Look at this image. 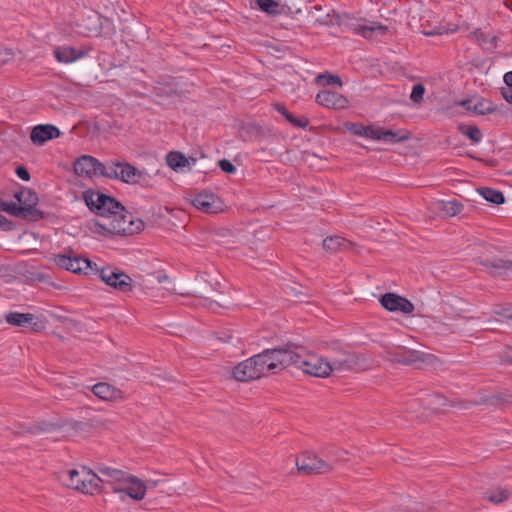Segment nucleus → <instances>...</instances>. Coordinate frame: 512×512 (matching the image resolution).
<instances>
[{"instance_id":"f257e3e1","label":"nucleus","mask_w":512,"mask_h":512,"mask_svg":"<svg viewBox=\"0 0 512 512\" xmlns=\"http://www.w3.org/2000/svg\"><path fill=\"white\" fill-rule=\"evenodd\" d=\"M328 362L332 368V372L359 371L366 368V362L363 355L357 354L338 343H335L330 347Z\"/></svg>"},{"instance_id":"f03ea898","label":"nucleus","mask_w":512,"mask_h":512,"mask_svg":"<svg viewBox=\"0 0 512 512\" xmlns=\"http://www.w3.org/2000/svg\"><path fill=\"white\" fill-rule=\"evenodd\" d=\"M266 351L254 355L233 368V378L237 381L248 382L258 379L269 371V360Z\"/></svg>"},{"instance_id":"7ed1b4c3","label":"nucleus","mask_w":512,"mask_h":512,"mask_svg":"<svg viewBox=\"0 0 512 512\" xmlns=\"http://www.w3.org/2000/svg\"><path fill=\"white\" fill-rule=\"evenodd\" d=\"M83 198L88 208L102 218L112 219L120 210L124 211V206L118 200L100 191L87 190Z\"/></svg>"},{"instance_id":"20e7f679","label":"nucleus","mask_w":512,"mask_h":512,"mask_svg":"<svg viewBox=\"0 0 512 512\" xmlns=\"http://www.w3.org/2000/svg\"><path fill=\"white\" fill-rule=\"evenodd\" d=\"M296 349H298V347L293 344H288L285 347L265 349L268 354L270 373H277L291 365L299 368L303 354L297 352Z\"/></svg>"},{"instance_id":"39448f33","label":"nucleus","mask_w":512,"mask_h":512,"mask_svg":"<svg viewBox=\"0 0 512 512\" xmlns=\"http://www.w3.org/2000/svg\"><path fill=\"white\" fill-rule=\"evenodd\" d=\"M296 466L299 474L304 476L327 474L331 472V464L324 462L313 451H304L296 458Z\"/></svg>"},{"instance_id":"423d86ee","label":"nucleus","mask_w":512,"mask_h":512,"mask_svg":"<svg viewBox=\"0 0 512 512\" xmlns=\"http://www.w3.org/2000/svg\"><path fill=\"white\" fill-rule=\"evenodd\" d=\"M98 277L107 285L113 287L121 292H128L132 290V278L125 272L111 267H103L95 269Z\"/></svg>"},{"instance_id":"0eeeda50","label":"nucleus","mask_w":512,"mask_h":512,"mask_svg":"<svg viewBox=\"0 0 512 512\" xmlns=\"http://www.w3.org/2000/svg\"><path fill=\"white\" fill-rule=\"evenodd\" d=\"M113 225H118L120 228L119 232H115V235L119 236H132L140 233L144 229V222L140 218H136L132 213L126 210H120L116 216H112Z\"/></svg>"},{"instance_id":"6e6552de","label":"nucleus","mask_w":512,"mask_h":512,"mask_svg":"<svg viewBox=\"0 0 512 512\" xmlns=\"http://www.w3.org/2000/svg\"><path fill=\"white\" fill-rule=\"evenodd\" d=\"M299 369L314 377H327L331 374L332 368L328 360L315 354L302 355Z\"/></svg>"},{"instance_id":"1a4fd4ad","label":"nucleus","mask_w":512,"mask_h":512,"mask_svg":"<svg viewBox=\"0 0 512 512\" xmlns=\"http://www.w3.org/2000/svg\"><path fill=\"white\" fill-rule=\"evenodd\" d=\"M386 354L390 362L407 366L424 363L428 356L424 352L408 349L403 346L391 348L387 350Z\"/></svg>"},{"instance_id":"9d476101","label":"nucleus","mask_w":512,"mask_h":512,"mask_svg":"<svg viewBox=\"0 0 512 512\" xmlns=\"http://www.w3.org/2000/svg\"><path fill=\"white\" fill-rule=\"evenodd\" d=\"M191 204L198 210L207 213L214 214L223 210V202L214 193L208 191H202L196 194L191 200Z\"/></svg>"},{"instance_id":"9b49d317","label":"nucleus","mask_w":512,"mask_h":512,"mask_svg":"<svg viewBox=\"0 0 512 512\" xmlns=\"http://www.w3.org/2000/svg\"><path fill=\"white\" fill-rule=\"evenodd\" d=\"M380 303L386 310L391 312L411 314L414 311V305L410 300L391 292L383 294L380 297Z\"/></svg>"},{"instance_id":"f8f14e48","label":"nucleus","mask_w":512,"mask_h":512,"mask_svg":"<svg viewBox=\"0 0 512 512\" xmlns=\"http://www.w3.org/2000/svg\"><path fill=\"white\" fill-rule=\"evenodd\" d=\"M25 192L17 194V199L21 203L20 216L25 220L38 221L43 218V212L36 208L38 197L35 193L28 192V198L23 199Z\"/></svg>"},{"instance_id":"ddd939ff","label":"nucleus","mask_w":512,"mask_h":512,"mask_svg":"<svg viewBox=\"0 0 512 512\" xmlns=\"http://www.w3.org/2000/svg\"><path fill=\"white\" fill-rule=\"evenodd\" d=\"M61 131L52 124H39L32 128L30 140L36 146H42L47 141L59 138Z\"/></svg>"},{"instance_id":"4468645a","label":"nucleus","mask_w":512,"mask_h":512,"mask_svg":"<svg viewBox=\"0 0 512 512\" xmlns=\"http://www.w3.org/2000/svg\"><path fill=\"white\" fill-rule=\"evenodd\" d=\"M316 102L329 109H345L348 107V99L336 91L322 90L316 95Z\"/></svg>"},{"instance_id":"2eb2a0df","label":"nucleus","mask_w":512,"mask_h":512,"mask_svg":"<svg viewBox=\"0 0 512 512\" xmlns=\"http://www.w3.org/2000/svg\"><path fill=\"white\" fill-rule=\"evenodd\" d=\"M98 471L107 478L105 479V484L109 486L112 492H115V489L118 488V486L128 484L129 478L133 476L123 470L105 465L99 466Z\"/></svg>"},{"instance_id":"dca6fc26","label":"nucleus","mask_w":512,"mask_h":512,"mask_svg":"<svg viewBox=\"0 0 512 512\" xmlns=\"http://www.w3.org/2000/svg\"><path fill=\"white\" fill-rule=\"evenodd\" d=\"M100 161L90 155L79 157L73 165L74 172L78 176L92 178L98 175Z\"/></svg>"},{"instance_id":"f3484780","label":"nucleus","mask_w":512,"mask_h":512,"mask_svg":"<svg viewBox=\"0 0 512 512\" xmlns=\"http://www.w3.org/2000/svg\"><path fill=\"white\" fill-rule=\"evenodd\" d=\"M146 492L147 487L144 485V481L134 475L129 478L128 484L118 486V488L115 489V493H124L136 501L144 499Z\"/></svg>"},{"instance_id":"a211bd4d","label":"nucleus","mask_w":512,"mask_h":512,"mask_svg":"<svg viewBox=\"0 0 512 512\" xmlns=\"http://www.w3.org/2000/svg\"><path fill=\"white\" fill-rule=\"evenodd\" d=\"M35 316L31 313H18L11 312L6 315V321L12 326L26 327L31 325V328L35 332H39L44 328L42 321L34 322Z\"/></svg>"},{"instance_id":"6ab92c4d","label":"nucleus","mask_w":512,"mask_h":512,"mask_svg":"<svg viewBox=\"0 0 512 512\" xmlns=\"http://www.w3.org/2000/svg\"><path fill=\"white\" fill-rule=\"evenodd\" d=\"M96 397L104 401H120L125 399L124 392L107 382H99L92 387Z\"/></svg>"},{"instance_id":"aec40b11","label":"nucleus","mask_w":512,"mask_h":512,"mask_svg":"<svg viewBox=\"0 0 512 512\" xmlns=\"http://www.w3.org/2000/svg\"><path fill=\"white\" fill-rule=\"evenodd\" d=\"M88 55V51L75 47L60 46L54 50V56L59 62L70 63Z\"/></svg>"},{"instance_id":"412c9836","label":"nucleus","mask_w":512,"mask_h":512,"mask_svg":"<svg viewBox=\"0 0 512 512\" xmlns=\"http://www.w3.org/2000/svg\"><path fill=\"white\" fill-rule=\"evenodd\" d=\"M145 175V172L137 169L135 166L131 165L128 162H121L119 168V177L118 180L127 183V184H136L139 183L140 180Z\"/></svg>"},{"instance_id":"4be33fe9","label":"nucleus","mask_w":512,"mask_h":512,"mask_svg":"<svg viewBox=\"0 0 512 512\" xmlns=\"http://www.w3.org/2000/svg\"><path fill=\"white\" fill-rule=\"evenodd\" d=\"M321 454L324 457V462L331 464V472L334 470L337 464L349 460L348 451L337 447L325 448L321 451Z\"/></svg>"},{"instance_id":"5701e85b","label":"nucleus","mask_w":512,"mask_h":512,"mask_svg":"<svg viewBox=\"0 0 512 512\" xmlns=\"http://www.w3.org/2000/svg\"><path fill=\"white\" fill-rule=\"evenodd\" d=\"M54 261L56 265L60 268H64L67 271L81 274V268L79 266V259L77 255H72V251H69V254H58L55 255Z\"/></svg>"},{"instance_id":"b1692460","label":"nucleus","mask_w":512,"mask_h":512,"mask_svg":"<svg viewBox=\"0 0 512 512\" xmlns=\"http://www.w3.org/2000/svg\"><path fill=\"white\" fill-rule=\"evenodd\" d=\"M480 264L486 268L494 269L499 276H508L512 274V260L502 258L485 259Z\"/></svg>"},{"instance_id":"393cba45","label":"nucleus","mask_w":512,"mask_h":512,"mask_svg":"<svg viewBox=\"0 0 512 512\" xmlns=\"http://www.w3.org/2000/svg\"><path fill=\"white\" fill-rule=\"evenodd\" d=\"M89 228L92 232L103 236L115 235V232L120 231V227L113 225L112 219L110 218H102V221H92Z\"/></svg>"},{"instance_id":"a878e982","label":"nucleus","mask_w":512,"mask_h":512,"mask_svg":"<svg viewBox=\"0 0 512 512\" xmlns=\"http://www.w3.org/2000/svg\"><path fill=\"white\" fill-rule=\"evenodd\" d=\"M352 243L340 236H330L323 240V248L328 252L347 250Z\"/></svg>"},{"instance_id":"bb28decb","label":"nucleus","mask_w":512,"mask_h":512,"mask_svg":"<svg viewBox=\"0 0 512 512\" xmlns=\"http://www.w3.org/2000/svg\"><path fill=\"white\" fill-rule=\"evenodd\" d=\"M478 192L488 202L496 205L505 203V196L500 190L489 187H481L478 189Z\"/></svg>"},{"instance_id":"cd10ccee","label":"nucleus","mask_w":512,"mask_h":512,"mask_svg":"<svg viewBox=\"0 0 512 512\" xmlns=\"http://www.w3.org/2000/svg\"><path fill=\"white\" fill-rule=\"evenodd\" d=\"M483 402L487 405L499 406L512 403V393L509 391L496 392L487 396Z\"/></svg>"},{"instance_id":"c85d7f7f","label":"nucleus","mask_w":512,"mask_h":512,"mask_svg":"<svg viewBox=\"0 0 512 512\" xmlns=\"http://www.w3.org/2000/svg\"><path fill=\"white\" fill-rule=\"evenodd\" d=\"M70 486L83 493L90 492V484L86 483V478H81L80 473L76 469L69 471Z\"/></svg>"},{"instance_id":"c756f323","label":"nucleus","mask_w":512,"mask_h":512,"mask_svg":"<svg viewBox=\"0 0 512 512\" xmlns=\"http://www.w3.org/2000/svg\"><path fill=\"white\" fill-rule=\"evenodd\" d=\"M464 206L457 200L442 201L439 204V210L447 217H453L463 210Z\"/></svg>"},{"instance_id":"7c9ffc66","label":"nucleus","mask_w":512,"mask_h":512,"mask_svg":"<svg viewBox=\"0 0 512 512\" xmlns=\"http://www.w3.org/2000/svg\"><path fill=\"white\" fill-rule=\"evenodd\" d=\"M458 131L474 143H479L482 140V132L476 125L459 124Z\"/></svg>"},{"instance_id":"2f4dec72","label":"nucleus","mask_w":512,"mask_h":512,"mask_svg":"<svg viewBox=\"0 0 512 512\" xmlns=\"http://www.w3.org/2000/svg\"><path fill=\"white\" fill-rule=\"evenodd\" d=\"M510 490L497 488L486 493V499L493 504H501L509 499Z\"/></svg>"},{"instance_id":"473e14b6","label":"nucleus","mask_w":512,"mask_h":512,"mask_svg":"<svg viewBox=\"0 0 512 512\" xmlns=\"http://www.w3.org/2000/svg\"><path fill=\"white\" fill-rule=\"evenodd\" d=\"M166 161L168 166L173 170H177L181 167H184L188 163V160L184 156V154L178 151L169 152L167 154Z\"/></svg>"},{"instance_id":"72a5a7b5","label":"nucleus","mask_w":512,"mask_h":512,"mask_svg":"<svg viewBox=\"0 0 512 512\" xmlns=\"http://www.w3.org/2000/svg\"><path fill=\"white\" fill-rule=\"evenodd\" d=\"M120 163L121 162H112L111 165H105L100 162L98 175L104 176L109 179L118 180Z\"/></svg>"},{"instance_id":"f704fd0d","label":"nucleus","mask_w":512,"mask_h":512,"mask_svg":"<svg viewBox=\"0 0 512 512\" xmlns=\"http://www.w3.org/2000/svg\"><path fill=\"white\" fill-rule=\"evenodd\" d=\"M428 405L434 410H439L443 406H456L455 402H449L445 396L440 393H433L428 396Z\"/></svg>"},{"instance_id":"c9c22d12","label":"nucleus","mask_w":512,"mask_h":512,"mask_svg":"<svg viewBox=\"0 0 512 512\" xmlns=\"http://www.w3.org/2000/svg\"><path fill=\"white\" fill-rule=\"evenodd\" d=\"M383 137L381 140L389 143H399L409 139V133H402V131L385 130L382 133Z\"/></svg>"},{"instance_id":"e433bc0d","label":"nucleus","mask_w":512,"mask_h":512,"mask_svg":"<svg viewBox=\"0 0 512 512\" xmlns=\"http://www.w3.org/2000/svg\"><path fill=\"white\" fill-rule=\"evenodd\" d=\"M258 8L269 14V15H278L280 14L279 3L275 0H255Z\"/></svg>"},{"instance_id":"4c0bfd02","label":"nucleus","mask_w":512,"mask_h":512,"mask_svg":"<svg viewBox=\"0 0 512 512\" xmlns=\"http://www.w3.org/2000/svg\"><path fill=\"white\" fill-rule=\"evenodd\" d=\"M492 313L505 320H512V303H497L493 305Z\"/></svg>"},{"instance_id":"58836bf2","label":"nucleus","mask_w":512,"mask_h":512,"mask_svg":"<svg viewBox=\"0 0 512 512\" xmlns=\"http://www.w3.org/2000/svg\"><path fill=\"white\" fill-rule=\"evenodd\" d=\"M495 111V108L492 107L491 103L485 101L484 99L479 100L476 104L473 105L472 112L479 115L491 114Z\"/></svg>"},{"instance_id":"ea45409f","label":"nucleus","mask_w":512,"mask_h":512,"mask_svg":"<svg viewBox=\"0 0 512 512\" xmlns=\"http://www.w3.org/2000/svg\"><path fill=\"white\" fill-rule=\"evenodd\" d=\"M86 483H91L90 486V492L88 494H93L95 490H100V484H105V479L100 478L98 475H96L93 471L89 470L86 473Z\"/></svg>"},{"instance_id":"a19ab883","label":"nucleus","mask_w":512,"mask_h":512,"mask_svg":"<svg viewBox=\"0 0 512 512\" xmlns=\"http://www.w3.org/2000/svg\"><path fill=\"white\" fill-rule=\"evenodd\" d=\"M317 81L319 83H323L324 85H342L341 78L337 75H332L328 72L321 74L317 77Z\"/></svg>"},{"instance_id":"79ce46f5","label":"nucleus","mask_w":512,"mask_h":512,"mask_svg":"<svg viewBox=\"0 0 512 512\" xmlns=\"http://www.w3.org/2000/svg\"><path fill=\"white\" fill-rule=\"evenodd\" d=\"M425 92H426L425 86L422 83H417L412 87L410 99L414 103H421L423 101Z\"/></svg>"},{"instance_id":"37998d69","label":"nucleus","mask_w":512,"mask_h":512,"mask_svg":"<svg viewBox=\"0 0 512 512\" xmlns=\"http://www.w3.org/2000/svg\"><path fill=\"white\" fill-rule=\"evenodd\" d=\"M375 30L385 31L386 27L381 24H377L375 26H359L357 29L358 33L361 34L364 38H370Z\"/></svg>"},{"instance_id":"c03bdc74","label":"nucleus","mask_w":512,"mask_h":512,"mask_svg":"<svg viewBox=\"0 0 512 512\" xmlns=\"http://www.w3.org/2000/svg\"><path fill=\"white\" fill-rule=\"evenodd\" d=\"M1 208L3 211L13 216H20L21 204L18 205L15 202H1Z\"/></svg>"},{"instance_id":"a18cd8bd","label":"nucleus","mask_w":512,"mask_h":512,"mask_svg":"<svg viewBox=\"0 0 512 512\" xmlns=\"http://www.w3.org/2000/svg\"><path fill=\"white\" fill-rule=\"evenodd\" d=\"M78 259L80 260L79 261V266L81 268V273L87 275V274H89V271H93L95 269H98L96 267V264L93 263L88 258L78 256Z\"/></svg>"},{"instance_id":"49530a36","label":"nucleus","mask_w":512,"mask_h":512,"mask_svg":"<svg viewBox=\"0 0 512 512\" xmlns=\"http://www.w3.org/2000/svg\"><path fill=\"white\" fill-rule=\"evenodd\" d=\"M288 122L290 124H292L294 127L303 128V129L308 127V125L310 123V121L307 117H305V116L296 117L294 114L291 115Z\"/></svg>"},{"instance_id":"de8ad7c7","label":"nucleus","mask_w":512,"mask_h":512,"mask_svg":"<svg viewBox=\"0 0 512 512\" xmlns=\"http://www.w3.org/2000/svg\"><path fill=\"white\" fill-rule=\"evenodd\" d=\"M500 361L502 364L512 365V342L506 345V348L500 357Z\"/></svg>"},{"instance_id":"09e8293b","label":"nucleus","mask_w":512,"mask_h":512,"mask_svg":"<svg viewBox=\"0 0 512 512\" xmlns=\"http://www.w3.org/2000/svg\"><path fill=\"white\" fill-rule=\"evenodd\" d=\"M383 132H384L383 128H374L372 126H369L368 132H367L368 135H366V137L373 139V140H381L383 137V135H382Z\"/></svg>"},{"instance_id":"8fccbe9b","label":"nucleus","mask_w":512,"mask_h":512,"mask_svg":"<svg viewBox=\"0 0 512 512\" xmlns=\"http://www.w3.org/2000/svg\"><path fill=\"white\" fill-rule=\"evenodd\" d=\"M220 169L228 174H232L236 171V167L227 159H222L218 162Z\"/></svg>"},{"instance_id":"3c124183","label":"nucleus","mask_w":512,"mask_h":512,"mask_svg":"<svg viewBox=\"0 0 512 512\" xmlns=\"http://www.w3.org/2000/svg\"><path fill=\"white\" fill-rule=\"evenodd\" d=\"M274 109L279 112L287 121L291 117L292 113L283 105L280 103H274L273 104Z\"/></svg>"},{"instance_id":"603ef678","label":"nucleus","mask_w":512,"mask_h":512,"mask_svg":"<svg viewBox=\"0 0 512 512\" xmlns=\"http://www.w3.org/2000/svg\"><path fill=\"white\" fill-rule=\"evenodd\" d=\"M14 228V224L12 221L8 220L6 217L0 214V230L9 231Z\"/></svg>"},{"instance_id":"864d4df0","label":"nucleus","mask_w":512,"mask_h":512,"mask_svg":"<svg viewBox=\"0 0 512 512\" xmlns=\"http://www.w3.org/2000/svg\"><path fill=\"white\" fill-rule=\"evenodd\" d=\"M369 126L354 124L352 131L355 135L366 137Z\"/></svg>"},{"instance_id":"5fc2aeb1","label":"nucleus","mask_w":512,"mask_h":512,"mask_svg":"<svg viewBox=\"0 0 512 512\" xmlns=\"http://www.w3.org/2000/svg\"><path fill=\"white\" fill-rule=\"evenodd\" d=\"M16 174H17V176H18L20 179H22V180H24V181H29V180H30V173H29V171L27 170V168H26V167H24V166H18V167L16 168Z\"/></svg>"},{"instance_id":"6e6d98bb","label":"nucleus","mask_w":512,"mask_h":512,"mask_svg":"<svg viewBox=\"0 0 512 512\" xmlns=\"http://www.w3.org/2000/svg\"><path fill=\"white\" fill-rule=\"evenodd\" d=\"M13 52L10 49L0 50V61L6 62L8 59L12 58Z\"/></svg>"},{"instance_id":"4d7b16f0","label":"nucleus","mask_w":512,"mask_h":512,"mask_svg":"<svg viewBox=\"0 0 512 512\" xmlns=\"http://www.w3.org/2000/svg\"><path fill=\"white\" fill-rule=\"evenodd\" d=\"M501 94L507 102L512 104V88H502Z\"/></svg>"},{"instance_id":"13d9d810","label":"nucleus","mask_w":512,"mask_h":512,"mask_svg":"<svg viewBox=\"0 0 512 512\" xmlns=\"http://www.w3.org/2000/svg\"><path fill=\"white\" fill-rule=\"evenodd\" d=\"M504 82L506 83L507 88H512V71L507 72L504 75Z\"/></svg>"},{"instance_id":"bf43d9fd","label":"nucleus","mask_w":512,"mask_h":512,"mask_svg":"<svg viewBox=\"0 0 512 512\" xmlns=\"http://www.w3.org/2000/svg\"><path fill=\"white\" fill-rule=\"evenodd\" d=\"M158 484V481H155V480H146L144 481V485L147 487V491L149 489H153L157 486Z\"/></svg>"},{"instance_id":"052dcab7","label":"nucleus","mask_w":512,"mask_h":512,"mask_svg":"<svg viewBox=\"0 0 512 512\" xmlns=\"http://www.w3.org/2000/svg\"><path fill=\"white\" fill-rule=\"evenodd\" d=\"M466 110L468 111H472V108H473V105H472V101L467 99V100H463L461 101L460 103Z\"/></svg>"},{"instance_id":"680f3d73","label":"nucleus","mask_w":512,"mask_h":512,"mask_svg":"<svg viewBox=\"0 0 512 512\" xmlns=\"http://www.w3.org/2000/svg\"><path fill=\"white\" fill-rule=\"evenodd\" d=\"M23 432H27V433H30V434H35L37 433V428L36 427H28L26 430H24Z\"/></svg>"},{"instance_id":"e2e57ef3","label":"nucleus","mask_w":512,"mask_h":512,"mask_svg":"<svg viewBox=\"0 0 512 512\" xmlns=\"http://www.w3.org/2000/svg\"><path fill=\"white\" fill-rule=\"evenodd\" d=\"M509 174H512V171Z\"/></svg>"}]
</instances>
